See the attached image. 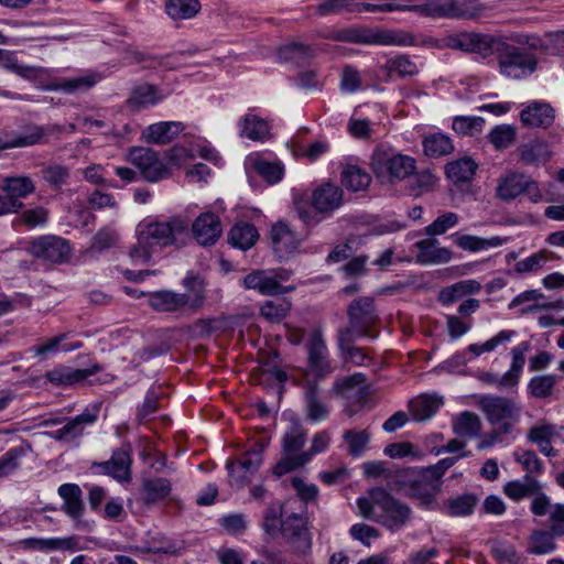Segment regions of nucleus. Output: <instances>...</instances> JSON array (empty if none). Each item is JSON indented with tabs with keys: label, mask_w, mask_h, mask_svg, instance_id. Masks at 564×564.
<instances>
[{
	"label": "nucleus",
	"mask_w": 564,
	"mask_h": 564,
	"mask_svg": "<svg viewBox=\"0 0 564 564\" xmlns=\"http://www.w3.org/2000/svg\"><path fill=\"white\" fill-rule=\"evenodd\" d=\"M291 310V302L285 299L267 301L260 308L261 315L270 322L282 321Z\"/></svg>",
	"instance_id": "obj_64"
},
{
	"label": "nucleus",
	"mask_w": 564,
	"mask_h": 564,
	"mask_svg": "<svg viewBox=\"0 0 564 564\" xmlns=\"http://www.w3.org/2000/svg\"><path fill=\"white\" fill-rule=\"evenodd\" d=\"M424 153L429 156L440 158L454 150L451 138L443 133H433L424 138Z\"/></svg>",
	"instance_id": "obj_54"
},
{
	"label": "nucleus",
	"mask_w": 564,
	"mask_h": 564,
	"mask_svg": "<svg viewBox=\"0 0 564 564\" xmlns=\"http://www.w3.org/2000/svg\"><path fill=\"white\" fill-rule=\"evenodd\" d=\"M305 414L311 422L325 421L329 408L322 398L321 389L316 381L306 380L304 383Z\"/></svg>",
	"instance_id": "obj_24"
},
{
	"label": "nucleus",
	"mask_w": 564,
	"mask_h": 564,
	"mask_svg": "<svg viewBox=\"0 0 564 564\" xmlns=\"http://www.w3.org/2000/svg\"><path fill=\"white\" fill-rule=\"evenodd\" d=\"M192 225V234L195 240L200 246H212L216 243V241L221 236V224L214 213L206 212L200 214Z\"/></svg>",
	"instance_id": "obj_21"
},
{
	"label": "nucleus",
	"mask_w": 564,
	"mask_h": 564,
	"mask_svg": "<svg viewBox=\"0 0 564 564\" xmlns=\"http://www.w3.org/2000/svg\"><path fill=\"white\" fill-rule=\"evenodd\" d=\"M481 429L480 417L470 411L459 413L453 421V431L459 437L476 438L480 436Z\"/></svg>",
	"instance_id": "obj_41"
},
{
	"label": "nucleus",
	"mask_w": 564,
	"mask_h": 564,
	"mask_svg": "<svg viewBox=\"0 0 564 564\" xmlns=\"http://www.w3.org/2000/svg\"><path fill=\"white\" fill-rule=\"evenodd\" d=\"M416 249V262L422 265L448 263L453 258V251L441 247L434 237L422 239L414 245Z\"/></svg>",
	"instance_id": "obj_23"
},
{
	"label": "nucleus",
	"mask_w": 564,
	"mask_h": 564,
	"mask_svg": "<svg viewBox=\"0 0 564 564\" xmlns=\"http://www.w3.org/2000/svg\"><path fill=\"white\" fill-rule=\"evenodd\" d=\"M366 376L361 372H356L350 377L339 379L334 384V390L337 394L348 400H360L367 393Z\"/></svg>",
	"instance_id": "obj_36"
},
{
	"label": "nucleus",
	"mask_w": 564,
	"mask_h": 564,
	"mask_svg": "<svg viewBox=\"0 0 564 564\" xmlns=\"http://www.w3.org/2000/svg\"><path fill=\"white\" fill-rule=\"evenodd\" d=\"M443 405V398L436 393H424L409 402V412L416 422L432 419Z\"/></svg>",
	"instance_id": "obj_29"
},
{
	"label": "nucleus",
	"mask_w": 564,
	"mask_h": 564,
	"mask_svg": "<svg viewBox=\"0 0 564 564\" xmlns=\"http://www.w3.org/2000/svg\"><path fill=\"white\" fill-rule=\"evenodd\" d=\"M520 159L525 165L545 163L551 158L550 145L540 139L532 140L519 149Z\"/></svg>",
	"instance_id": "obj_40"
},
{
	"label": "nucleus",
	"mask_w": 564,
	"mask_h": 564,
	"mask_svg": "<svg viewBox=\"0 0 564 564\" xmlns=\"http://www.w3.org/2000/svg\"><path fill=\"white\" fill-rule=\"evenodd\" d=\"M405 181L410 193L414 196H420L424 193L431 192L434 188L437 178L430 170L421 172H416L415 170Z\"/></svg>",
	"instance_id": "obj_53"
},
{
	"label": "nucleus",
	"mask_w": 564,
	"mask_h": 564,
	"mask_svg": "<svg viewBox=\"0 0 564 564\" xmlns=\"http://www.w3.org/2000/svg\"><path fill=\"white\" fill-rule=\"evenodd\" d=\"M42 178L52 188L59 189L69 178V170L61 164H52L41 171Z\"/></svg>",
	"instance_id": "obj_63"
},
{
	"label": "nucleus",
	"mask_w": 564,
	"mask_h": 564,
	"mask_svg": "<svg viewBox=\"0 0 564 564\" xmlns=\"http://www.w3.org/2000/svg\"><path fill=\"white\" fill-rule=\"evenodd\" d=\"M485 120L476 116H457L453 120V129L460 135H475L482 131Z\"/></svg>",
	"instance_id": "obj_60"
},
{
	"label": "nucleus",
	"mask_w": 564,
	"mask_h": 564,
	"mask_svg": "<svg viewBox=\"0 0 564 564\" xmlns=\"http://www.w3.org/2000/svg\"><path fill=\"white\" fill-rule=\"evenodd\" d=\"M183 284L192 296L173 291H156L149 294L150 306L158 312H176L188 306L193 311L198 310L205 300V282L198 275L188 273Z\"/></svg>",
	"instance_id": "obj_4"
},
{
	"label": "nucleus",
	"mask_w": 564,
	"mask_h": 564,
	"mask_svg": "<svg viewBox=\"0 0 564 564\" xmlns=\"http://www.w3.org/2000/svg\"><path fill=\"white\" fill-rule=\"evenodd\" d=\"M478 503V498L474 494H464L443 501L441 511L448 517L470 516Z\"/></svg>",
	"instance_id": "obj_38"
},
{
	"label": "nucleus",
	"mask_w": 564,
	"mask_h": 564,
	"mask_svg": "<svg viewBox=\"0 0 564 564\" xmlns=\"http://www.w3.org/2000/svg\"><path fill=\"white\" fill-rule=\"evenodd\" d=\"M290 275V271L282 268L254 270L243 278L242 283L247 290H254L261 295H279L294 291V286L282 285Z\"/></svg>",
	"instance_id": "obj_11"
},
{
	"label": "nucleus",
	"mask_w": 564,
	"mask_h": 564,
	"mask_svg": "<svg viewBox=\"0 0 564 564\" xmlns=\"http://www.w3.org/2000/svg\"><path fill=\"white\" fill-rule=\"evenodd\" d=\"M333 39L364 45H387L401 47L416 45V40L412 33L403 30L391 29H345L337 31Z\"/></svg>",
	"instance_id": "obj_6"
},
{
	"label": "nucleus",
	"mask_w": 564,
	"mask_h": 564,
	"mask_svg": "<svg viewBox=\"0 0 564 564\" xmlns=\"http://www.w3.org/2000/svg\"><path fill=\"white\" fill-rule=\"evenodd\" d=\"M98 404L87 406L83 413L70 419L64 426L50 433L51 437L65 443H78L88 427L93 426L99 417Z\"/></svg>",
	"instance_id": "obj_15"
},
{
	"label": "nucleus",
	"mask_w": 564,
	"mask_h": 564,
	"mask_svg": "<svg viewBox=\"0 0 564 564\" xmlns=\"http://www.w3.org/2000/svg\"><path fill=\"white\" fill-rule=\"evenodd\" d=\"M28 252L39 259L62 263L70 256V246L62 237L54 235L41 236L30 241Z\"/></svg>",
	"instance_id": "obj_14"
},
{
	"label": "nucleus",
	"mask_w": 564,
	"mask_h": 564,
	"mask_svg": "<svg viewBox=\"0 0 564 564\" xmlns=\"http://www.w3.org/2000/svg\"><path fill=\"white\" fill-rule=\"evenodd\" d=\"M2 189L12 199L21 200L35 191V184L30 176H7L2 181Z\"/></svg>",
	"instance_id": "obj_45"
},
{
	"label": "nucleus",
	"mask_w": 564,
	"mask_h": 564,
	"mask_svg": "<svg viewBox=\"0 0 564 564\" xmlns=\"http://www.w3.org/2000/svg\"><path fill=\"white\" fill-rule=\"evenodd\" d=\"M184 129L180 121H160L143 129L142 140L147 143L166 144L176 138Z\"/></svg>",
	"instance_id": "obj_28"
},
{
	"label": "nucleus",
	"mask_w": 564,
	"mask_h": 564,
	"mask_svg": "<svg viewBox=\"0 0 564 564\" xmlns=\"http://www.w3.org/2000/svg\"><path fill=\"white\" fill-rule=\"evenodd\" d=\"M343 440L347 445V452L352 457L365 454L370 442V434L366 430H348L344 432Z\"/></svg>",
	"instance_id": "obj_56"
},
{
	"label": "nucleus",
	"mask_w": 564,
	"mask_h": 564,
	"mask_svg": "<svg viewBox=\"0 0 564 564\" xmlns=\"http://www.w3.org/2000/svg\"><path fill=\"white\" fill-rule=\"evenodd\" d=\"M478 405L491 425L502 427V432H512L521 419V405L510 398L482 395Z\"/></svg>",
	"instance_id": "obj_9"
},
{
	"label": "nucleus",
	"mask_w": 564,
	"mask_h": 564,
	"mask_svg": "<svg viewBox=\"0 0 564 564\" xmlns=\"http://www.w3.org/2000/svg\"><path fill=\"white\" fill-rule=\"evenodd\" d=\"M498 56L500 73L512 79H521L536 69V58L533 54L512 46L505 40Z\"/></svg>",
	"instance_id": "obj_10"
},
{
	"label": "nucleus",
	"mask_w": 564,
	"mask_h": 564,
	"mask_svg": "<svg viewBox=\"0 0 564 564\" xmlns=\"http://www.w3.org/2000/svg\"><path fill=\"white\" fill-rule=\"evenodd\" d=\"M373 174L382 183L403 182L416 170L414 158L392 150H376L370 159Z\"/></svg>",
	"instance_id": "obj_7"
},
{
	"label": "nucleus",
	"mask_w": 564,
	"mask_h": 564,
	"mask_svg": "<svg viewBox=\"0 0 564 564\" xmlns=\"http://www.w3.org/2000/svg\"><path fill=\"white\" fill-rule=\"evenodd\" d=\"M306 430L297 421H292L282 438L283 456L281 459L297 457L306 442Z\"/></svg>",
	"instance_id": "obj_33"
},
{
	"label": "nucleus",
	"mask_w": 564,
	"mask_h": 564,
	"mask_svg": "<svg viewBox=\"0 0 564 564\" xmlns=\"http://www.w3.org/2000/svg\"><path fill=\"white\" fill-rule=\"evenodd\" d=\"M348 327L338 333V346L345 348V344L352 341L356 337H378L375 327L378 323V316L375 310V303L371 297L356 299L348 306Z\"/></svg>",
	"instance_id": "obj_5"
},
{
	"label": "nucleus",
	"mask_w": 564,
	"mask_h": 564,
	"mask_svg": "<svg viewBox=\"0 0 564 564\" xmlns=\"http://www.w3.org/2000/svg\"><path fill=\"white\" fill-rule=\"evenodd\" d=\"M520 119L525 127L547 128L554 121V110L546 102L532 101L521 111Z\"/></svg>",
	"instance_id": "obj_30"
},
{
	"label": "nucleus",
	"mask_w": 564,
	"mask_h": 564,
	"mask_svg": "<svg viewBox=\"0 0 564 564\" xmlns=\"http://www.w3.org/2000/svg\"><path fill=\"white\" fill-rule=\"evenodd\" d=\"M507 37L490 34L462 32L448 39V46L478 54L482 58L498 54Z\"/></svg>",
	"instance_id": "obj_12"
},
{
	"label": "nucleus",
	"mask_w": 564,
	"mask_h": 564,
	"mask_svg": "<svg viewBox=\"0 0 564 564\" xmlns=\"http://www.w3.org/2000/svg\"><path fill=\"white\" fill-rule=\"evenodd\" d=\"M313 56V50L302 43L284 45L279 51V57L285 62H293L297 65L305 64Z\"/></svg>",
	"instance_id": "obj_59"
},
{
	"label": "nucleus",
	"mask_w": 564,
	"mask_h": 564,
	"mask_svg": "<svg viewBox=\"0 0 564 564\" xmlns=\"http://www.w3.org/2000/svg\"><path fill=\"white\" fill-rule=\"evenodd\" d=\"M556 435V425L546 421H541L528 431L527 440L528 442L536 445L544 456L555 457L557 452L552 446V441Z\"/></svg>",
	"instance_id": "obj_27"
},
{
	"label": "nucleus",
	"mask_w": 564,
	"mask_h": 564,
	"mask_svg": "<svg viewBox=\"0 0 564 564\" xmlns=\"http://www.w3.org/2000/svg\"><path fill=\"white\" fill-rule=\"evenodd\" d=\"M508 238H501L499 236H494L490 238H481L473 235H456L455 242L456 245L465 250L470 252H477L481 250H487L490 248H497L506 243Z\"/></svg>",
	"instance_id": "obj_43"
},
{
	"label": "nucleus",
	"mask_w": 564,
	"mask_h": 564,
	"mask_svg": "<svg viewBox=\"0 0 564 564\" xmlns=\"http://www.w3.org/2000/svg\"><path fill=\"white\" fill-rule=\"evenodd\" d=\"M481 284L474 279L462 280L440 291L438 301L443 305H449L467 295L479 293Z\"/></svg>",
	"instance_id": "obj_34"
},
{
	"label": "nucleus",
	"mask_w": 564,
	"mask_h": 564,
	"mask_svg": "<svg viewBox=\"0 0 564 564\" xmlns=\"http://www.w3.org/2000/svg\"><path fill=\"white\" fill-rule=\"evenodd\" d=\"M528 175L511 172L502 177L497 186V196L502 200H511L523 193Z\"/></svg>",
	"instance_id": "obj_44"
},
{
	"label": "nucleus",
	"mask_w": 564,
	"mask_h": 564,
	"mask_svg": "<svg viewBox=\"0 0 564 564\" xmlns=\"http://www.w3.org/2000/svg\"><path fill=\"white\" fill-rule=\"evenodd\" d=\"M102 78V74L90 70L80 76L61 79L55 84V89L66 94L84 93L98 84Z\"/></svg>",
	"instance_id": "obj_39"
},
{
	"label": "nucleus",
	"mask_w": 564,
	"mask_h": 564,
	"mask_svg": "<svg viewBox=\"0 0 564 564\" xmlns=\"http://www.w3.org/2000/svg\"><path fill=\"white\" fill-rule=\"evenodd\" d=\"M343 204V191L333 184L317 187L312 195V206L296 203L295 210L299 218L307 226L317 225Z\"/></svg>",
	"instance_id": "obj_8"
},
{
	"label": "nucleus",
	"mask_w": 564,
	"mask_h": 564,
	"mask_svg": "<svg viewBox=\"0 0 564 564\" xmlns=\"http://www.w3.org/2000/svg\"><path fill=\"white\" fill-rule=\"evenodd\" d=\"M463 453L457 457H446L436 464L424 468H409L403 470L399 478L404 486L406 495L412 499H417L421 506L427 509H434L436 505V495L442 488V478L444 474L460 458L466 457Z\"/></svg>",
	"instance_id": "obj_2"
},
{
	"label": "nucleus",
	"mask_w": 564,
	"mask_h": 564,
	"mask_svg": "<svg viewBox=\"0 0 564 564\" xmlns=\"http://www.w3.org/2000/svg\"><path fill=\"white\" fill-rule=\"evenodd\" d=\"M62 498V511L74 520H78L84 513L83 492L77 484H63L57 489Z\"/></svg>",
	"instance_id": "obj_31"
},
{
	"label": "nucleus",
	"mask_w": 564,
	"mask_h": 564,
	"mask_svg": "<svg viewBox=\"0 0 564 564\" xmlns=\"http://www.w3.org/2000/svg\"><path fill=\"white\" fill-rule=\"evenodd\" d=\"M540 484L533 476L524 475L522 479L508 481L503 486V494L513 501H520L536 492Z\"/></svg>",
	"instance_id": "obj_42"
},
{
	"label": "nucleus",
	"mask_w": 564,
	"mask_h": 564,
	"mask_svg": "<svg viewBox=\"0 0 564 564\" xmlns=\"http://www.w3.org/2000/svg\"><path fill=\"white\" fill-rule=\"evenodd\" d=\"M357 503L364 517L373 519L390 531L403 528L412 513L405 503L382 488L371 489L369 497L359 498Z\"/></svg>",
	"instance_id": "obj_3"
},
{
	"label": "nucleus",
	"mask_w": 564,
	"mask_h": 564,
	"mask_svg": "<svg viewBox=\"0 0 564 564\" xmlns=\"http://www.w3.org/2000/svg\"><path fill=\"white\" fill-rule=\"evenodd\" d=\"M307 364L310 371L317 378H324L332 373L333 367L328 357V349L321 329H314L306 344Z\"/></svg>",
	"instance_id": "obj_17"
},
{
	"label": "nucleus",
	"mask_w": 564,
	"mask_h": 564,
	"mask_svg": "<svg viewBox=\"0 0 564 564\" xmlns=\"http://www.w3.org/2000/svg\"><path fill=\"white\" fill-rule=\"evenodd\" d=\"M280 530L296 552L306 553L311 550V536L306 529V521L302 516L296 513L288 516L281 521Z\"/></svg>",
	"instance_id": "obj_19"
},
{
	"label": "nucleus",
	"mask_w": 564,
	"mask_h": 564,
	"mask_svg": "<svg viewBox=\"0 0 564 564\" xmlns=\"http://www.w3.org/2000/svg\"><path fill=\"white\" fill-rule=\"evenodd\" d=\"M200 9L198 0H166L165 11L173 20H185L195 17Z\"/></svg>",
	"instance_id": "obj_51"
},
{
	"label": "nucleus",
	"mask_w": 564,
	"mask_h": 564,
	"mask_svg": "<svg viewBox=\"0 0 564 564\" xmlns=\"http://www.w3.org/2000/svg\"><path fill=\"white\" fill-rule=\"evenodd\" d=\"M167 94H164L158 86L151 84H140L133 87L130 97L128 98V105L135 110L153 107L160 101L166 98Z\"/></svg>",
	"instance_id": "obj_32"
},
{
	"label": "nucleus",
	"mask_w": 564,
	"mask_h": 564,
	"mask_svg": "<svg viewBox=\"0 0 564 564\" xmlns=\"http://www.w3.org/2000/svg\"><path fill=\"white\" fill-rule=\"evenodd\" d=\"M131 447L124 445L113 451L110 459L95 464L102 474L116 479L118 482H130L131 480Z\"/></svg>",
	"instance_id": "obj_18"
},
{
	"label": "nucleus",
	"mask_w": 564,
	"mask_h": 564,
	"mask_svg": "<svg viewBox=\"0 0 564 564\" xmlns=\"http://www.w3.org/2000/svg\"><path fill=\"white\" fill-rule=\"evenodd\" d=\"M477 170V163L470 158H463L446 165V175L454 183L469 182Z\"/></svg>",
	"instance_id": "obj_48"
},
{
	"label": "nucleus",
	"mask_w": 564,
	"mask_h": 564,
	"mask_svg": "<svg viewBox=\"0 0 564 564\" xmlns=\"http://www.w3.org/2000/svg\"><path fill=\"white\" fill-rule=\"evenodd\" d=\"M456 0H431L422 3L421 14L430 17H447L454 19Z\"/></svg>",
	"instance_id": "obj_62"
},
{
	"label": "nucleus",
	"mask_w": 564,
	"mask_h": 564,
	"mask_svg": "<svg viewBox=\"0 0 564 564\" xmlns=\"http://www.w3.org/2000/svg\"><path fill=\"white\" fill-rule=\"evenodd\" d=\"M531 349L529 341H522L511 349V365L510 368L503 373V379L508 383L517 386L523 372L525 364V354Z\"/></svg>",
	"instance_id": "obj_47"
},
{
	"label": "nucleus",
	"mask_w": 564,
	"mask_h": 564,
	"mask_svg": "<svg viewBox=\"0 0 564 564\" xmlns=\"http://www.w3.org/2000/svg\"><path fill=\"white\" fill-rule=\"evenodd\" d=\"M128 161L132 163L142 177L150 182L156 183L167 178L170 171L167 165L160 159L159 154L143 147L131 148L128 153Z\"/></svg>",
	"instance_id": "obj_13"
},
{
	"label": "nucleus",
	"mask_w": 564,
	"mask_h": 564,
	"mask_svg": "<svg viewBox=\"0 0 564 564\" xmlns=\"http://www.w3.org/2000/svg\"><path fill=\"white\" fill-rule=\"evenodd\" d=\"M459 223V216L453 212H446L440 215L432 224L424 228L429 237L441 236L447 230L456 227Z\"/></svg>",
	"instance_id": "obj_61"
},
{
	"label": "nucleus",
	"mask_w": 564,
	"mask_h": 564,
	"mask_svg": "<svg viewBox=\"0 0 564 564\" xmlns=\"http://www.w3.org/2000/svg\"><path fill=\"white\" fill-rule=\"evenodd\" d=\"M240 135L253 141H263L270 133L267 120L253 112L246 113L238 123Z\"/></svg>",
	"instance_id": "obj_35"
},
{
	"label": "nucleus",
	"mask_w": 564,
	"mask_h": 564,
	"mask_svg": "<svg viewBox=\"0 0 564 564\" xmlns=\"http://www.w3.org/2000/svg\"><path fill=\"white\" fill-rule=\"evenodd\" d=\"M191 219L184 215H175L165 220L144 219L137 226V243L129 251L134 264L150 261L156 247H182L189 238Z\"/></svg>",
	"instance_id": "obj_1"
},
{
	"label": "nucleus",
	"mask_w": 564,
	"mask_h": 564,
	"mask_svg": "<svg viewBox=\"0 0 564 564\" xmlns=\"http://www.w3.org/2000/svg\"><path fill=\"white\" fill-rule=\"evenodd\" d=\"M262 447L248 451L237 462L227 464L229 476L237 485L243 486L259 469L262 464Z\"/></svg>",
	"instance_id": "obj_22"
},
{
	"label": "nucleus",
	"mask_w": 564,
	"mask_h": 564,
	"mask_svg": "<svg viewBox=\"0 0 564 564\" xmlns=\"http://www.w3.org/2000/svg\"><path fill=\"white\" fill-rule=\"evenodd\" d=\"M558 377L555 375L535 376L528 382V392L536 399H546L553 395Z\"/></svg>",
	"instance_id": "obj_55"
},
{
	"label": "nucleus",
	"mask_w": 564,
	"mask_h": 564,
	"mask_svg": "<svg viewBox=\"0 0 564 564\" xmlns=\"http://www.w3.org/2000/svg\"><path fill=\"white\" fill-rule=\"evenodd\" d=\"M258 237L257 228L253 225L241 223L235 225L230 229L228 234V242L232 247L247 250L256 243Z\"/></svg>",
	"instance_id": "obj_46"
},
{
	"label": "nucleus",
	"mask_w": 564,
	"mask_h": 564,
	"mask_svg": "<svg viewBox=\"0 0 564 564\" xmlns=\"http://www.w3.org/2000/svg\"><path fill=\"white\" fill-rule=\"evenodd\" d=\"M381 68L386 70L390 78L397 76L401 79L411 78L420 72L416 63L408 54H398L387 59Z\"/></svg>",
	"instance_id": "obj_37"
},
{
	"label": "nucleus",
	"mask_w": 564,
	"mask_h": 564,
	"mask_svg": "<svg viewBox=\"0 0 564 564\" xmlns=\"http://www.w3.org/2000/svg\"><path fill=\"white\" fill-rule=\"evenodd\" d=\"M516 335H517V333L514 330H508V329L500 330L497 335L489 338L485 343L470 344L467 347L466 352L471 354L473 357H478L481 354L490 352V351L495 350L500 345H505V344L511 341V339Z\"/></svg>",
	"instance_id": "obj_58"
},
{
	"label": "nucleus",
	"mask_w": 564,
	"mask_h": 564,
	"mask_svg": "<svg viewBox=\"0 0 564 564\" xmlns=\"http://www.w3.org/2000/svg\"><path fill=\"white\" fill-rule=\"evenodd\" d=\"M64 130V126L47 124L36 126L29 124L23 130L11 139H6L1 148H26L44 142L47 135L59 134Z\"/></svg>",
	"instance_id": "obj_20"
},
{
	"label": "nucleus",
	"mask_w": 564,
	"mask_h": 564,
	"mask_svg": "<svg viewBox=\"0 0 564 564\" xmlns=\"http://www.w3.org/2000/svg\"><path fill=\"white\" fill-rule=\"evenodd\" d=\"M555 536L556 535L553 534L551 530L533 531L529 539L530 545L528 552L536 555L553 553L556 550Z\"/></svg>",
	"instance_id": "obj_52"
},
{
	"label": "nucleus",
	"mask_w": 564,
	"mask_h": 564,
	"mask_svg": "<svg viewBox=\"0 0 564 564\" xmlns=\"http://www.w3.org/2000/svg\"><path fill=\"white\" fill-rule=\"evenodd\" d=\"M316 13L321 17L358 13V0H319Z\"/></svg>",
	"instance_id": "obj_57"
},
{
	"label": "nucleus",
	"mask_w": 564,
	"mask_h": 564,
	"mask_svg": "<svg viewBox=\"0 0 564 564\" xmlns=\"http://www.w3.org/2000/svg\"><path fill=\"white\" fill-rule=\"evenodd\" d=\"M371 182L370 175L366 170L357 165H347L341 171V184L346 188L358 192L366 189Z\"/></svg>",
	"instance_id": "obj_50"
},
{
	"label": "nucleus",
	"mask_w": 564,
	"mask_h": 564,
	"mask_svg": "<svg viewBox=\"0 0 564 564\" xmlns=\"http://www.w3.org/2000/svg\"><path fill=\"white\" fill-rule=\"evenodd\" d=\"M142 489L144 494V502L155 503L156 501L162 500L170 495L172 486L169 479L163 477H154L144 479L142 482Z\"/></svg>",
	"instance_id": "obj_49"
},
{
	"label": "nucleus",
	"mask_w": 564,
	"mask_h": 564,
	"mask_svg": "<svg viewBox=\"0 0 564 564\" xmlns=\"http://www.w3.org/2000/svg\"><path fill=\"white\" fill-rule=\"evenodd\" d=\"M332 441V434L328 431H321L313 435L312 444L308 451L302 452L300 456L286 458V459H280V462L274 467V473L278 476H282L284 474H288L292 470H295L300 467H303L306 465L313 456L325 452Z\"/></svg>",
	"instance_id": "obj_16"
},
{
	"label": "nucleus",
	"mask_w": 564,
	"mask_h": 564,
	"mask_svg": "<svg viewBox=\"0 0 564 564\" xmlns=\"http://www.w3.org/2000/svg\"><path fill=\"white\" fill-rule=\"evenodd\" d=\"M271 241L274 251L284 257L297 250L302 237L288 223L279 221L271 228Z\"/></svg>",
	"instance_id": "obj_26"
},
{
	"label": "nucleus",
	"mask_w": 564,
	"mask_h": 564,
	"mask_svg": "<svg viewBox=\"0 0 564 564\" xmlns=\"http://www.w3.org/2000/svg\"><path fill=\"white\" fill-rule=\"evenodd\" d=\"M99 370V365H94L87 369H75L68 366L59 365L47 371L45 378L55 386L68 387L78 382H83L90 376L96 375Z\"/></svg>",
	"instance_id": "obj_25"
}]
</instances>
